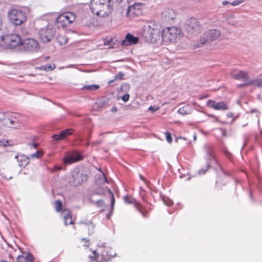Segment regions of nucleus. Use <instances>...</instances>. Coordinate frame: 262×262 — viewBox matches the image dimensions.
<instances>
[{"label": "nucleus", "mask_w": 262, "mask_h": 262, "mask_svg": "<svg viewBox=\"0 0 262 262\" xmlns=\"http://www.w3.org/2000/svg\"><path fill=\"white\" fill-rule=\"evenodd\" d=\"M185 29L188 33L191 35L196 34L201 31L202 26L196 18L191 17L186 20Z\"/></svg>", "instance_id": "nucleus-10"}, {"label": "nucleus", "mask_w": 262, "mask_h": 262, "mask_svg": "<svg viewBox=\"0 0 262 262\" xmlns=\"http://www.w3.org/2000/svg\"><path fill=\"white\" fill-rule=\"evenodd\" d=\"M61 169H62L61 167L58 166L56 165V166H54L53 171H56V170H60Z\"/></svg>", "instance_id": "nucleus-44"}, {"label": "nucleus", "mask_w": 262, "mask_h": 262, "mask_svg": "<svg viewBox=\"0 0 262 262\" xmlns=\"http://www.w3.org/2000/svg\"><path fill=\"white\" fill-rule=\"evenodd\" d=\"M207 105L208 107L216 110L226 111L229 108L227 103L223 101L216 102L214 100H209L207 102Z\"/></svg>", "instance_id": "nucleus-15"}, {"label": "nucleus", "mask_w": 262, "mask_h": 262, "mask_svg": "<svg viewBox=\"0 0 262 262\" xmlns=\"http://www.w3.org/2000/svg\"><path fill=\"white\" fill-rule=\"evenodd\" d=\"M220 35L221 32L219 30H209L201 36L198 47L210 45L213 41L217 39Z\"/></svg>", "instance_id": "nucleus-7"}, {"label": "nucleus", "mask_w": 262, "mask_h": 262, "mask_svg": "<svg viewBox=\"0 0 262 262\" xmlns=\"http://www.w3.org/2000/svg\"><path fill=\"white\" fill-rule=\"evenodd\" d=\"M233 116H234V114H233V113H232L231 112L228 113L227 114V117L228 118H232V117H233Z\"/></svg>", "instance_id": "nucleus-49"}, {"label": "nucleus", "mask_w": 262, "mask_h": 262, "mask_svg": "<svg viewBox=\"0 0 262 262\" xmlns=\"http://www.w3.org/2000/svg\"><path fill=\"white\" fill-rule=\"evenodd\" d=\"M245 0H235L233 1L232 3H231V4L232 6H235L239 5L240 4L244 2Z\"/></svg>", "instance_id": "nucleus-35"}, {"label": "nucleus", "mask_w": 262, "mask_h": 262, "mask_svg": "<svg viewBox=\"0 0 262 262\" xmlns=\"http://www.w3.org/2000/svg\"><path fill=\"white\" fill-rule=\"evenodd\" d=\"M102 179H103V183H108L106 178L105 177L104 174L103 173L102 175Z\"/></svg>", "instance_id": "nucleus-46"}, {"label": "nucleus", "mask_w": 262, "mask_h": 262, "mask_svg": "<svg viewBox=\"0 0 262 262\" xmlns=\"http://www.w3.org/2000/svg\"><path fill=\"white\" fill-rule=\"evenodd\" d=\"M55 32L54 28L48 25L46 27L41 28L39 30V38L43 42H48L53 38Z\"/></svg>", "instance_id": "nucleus-13"}, {"label": "nucleus", "mask_w": 262, "mask_h": 262, "mask_svg": "<svg viewBox=\"0 0 262 262\" xmlns=\"http://www.w3.org/2000/svg\"><path fill=\"white\" fill-rule=\"evenodd\" d=\"M239 117V115L237 114L235 116L233 117L232 122H233L236 118Z\"/></svg>", "instance_id": "nucleus-52"}, {"label": "nucleus", "mask_w": 262, "mask_h": 262, "mask_svg": "<svg viewBox=\"0 0 262 262\" xmlns=\"http://www.w3.org/2000/svg\"><path fill=\"white\" fill-rule=\"evenodd\" d=\"M2 31V29H0V31ZM1 43H2V41H1V35H0V45L1 46Z\"/></svg>", "instance_id": "nucleus-57"}, {"label": "nucleus", "mask_w": 262, "mask_h": 262, "mask_svg": "<svg viewBox=\"0 0 262 262\" xmlns=\"http://www.w3.org/2000/svg\"><path fill=\"white\" fill-rule=\"evenodd\" d=\"M0 175L1 176V177L5 179H6V180H10L12 178V177L10 176V177H7L6 176L5 174H4V173H2L0 172Z\"/></svg>", "instance_id": "nucleus-41"}, {"label": "nucleus", "mask_w": 262, "mask_h": 262, "mask_svg": "<svg viewBox=\"0 0 262 262\" xmlns=\"http://www.w3.org/2000/svg\"><path fill=\"white\" fill-rule=\"evenodd\" d=\"M25 262H34V256L30 253H27L26 256H24Z\"/></svg>", "instance_id": "nucleus-28"}, {"label": "nucleus", "mask_w": 262, "mask_h": 262, "mask_svg": "<svg viewBox=\"0 0 262 262\" xmlns=\"http://www.w3.org/2000/svg\"><path fill=\"white\" fill-rule=\"evenodd\" d=\"M80 223H83L88 226L89 234L93 233L95 228V225L91 221H81Z\"/></svg>", "instance_id": "nucleus-24"}, {"label": "nucleus", "mask_w": 262, "mask_h": 262, "mask_svg": "<svg viewBox=\"0 0 262 262\" xmlns=\"http://www.w3.org/2000/svg\"><path fill=\"white\" fill-rule=\"evenodd\" d=\"M223 135L224 136H225V131H224V130H223Z\"/></svg>", "instance_id": "nucleus-63"}, {"label": "nucleus", "mask_w": 262, "mask_h": 262, "mask_svg": "<svg viewBox=\"0 0 262 262\" xmlns=\"http://www.w3.org/2000/svg\"><path fill=\"white\" fill-rule=\"evenodd\" d=\"M18 162V165L20 167H25L29 162V157L24 155H17L15 156Z\"/></svg>", "instance_id": "nucleus-21"}, {"label": "nucleus", "mask_w": 262, "mask_h": 262, "mask_svg": "<svg viewBox=\"0 0 262 262\" xmlns=\"http://www.w3.org/2000/svg\"><path fill=\"white\" fill-rule=\"evenodd\" d=\"M42 156V152L39 150H37L35 153L30 156L31 158H39Z\"/></svg>", "instance_id": "nucleus-30"}, {"label": "nucleus", "mask_w": 262, "mask_h": 262, "mask_svg": "<svg viewBox=\"0 0 262 262\" xmlns=\"http://www.w3.org/2000/svg\"><path fill=\"white\" fill-rule=\"evenodd\" d=\"M82 241H83L84 242H88V241L85 238H82Z\"/></svg>", "instance_id": "nucleus-56"}, {"label": "nucleus", "mask_w": 262, "mask_h": 262, "mask_svg": "<svg viewBox=\"0 0 262 262\" xmlns=\"http://www.w3.org/2000/svg\"><path fill=\"white\" fill-rule=\"evenodd\" d=\"M99 88V85L97 84L86 85L83 88V89L88 91H95Z\"/></svg>", "instance_id": "nucleus-27"}, {"label": "nucleus", "mask_w": 262, "mask_h": 262, "mask_svg": "<svg viewBox=\"0 0 262 262\" xmlns=\"http://www.w3.org/2000/svg\"><path fill=\"white\" fill-rule=\"evenodd\" d=\"M141 5L139 4H134V5L130 6L128 7L126 14L127 15H138L140 13L141 11Z\"/></svg>", "instance_id": "nucleus-18"}, {"label": "nucleus", "mask_w": 262, "mask_h": 262, "mask_svg": "<svg viewBox=\"0 0 262 262\" xmlns=\"http://www.w3.org/2000/svg\"><path fill=\"white\" fill-rule=\"evenodd\" d=\"M112 112H116L117 111V108L116 107H113L112 108Z\"/></svg>", "instance_id": "nucleus-54"}, {"label": "nucleus", "mask_w": 262, "mask_h": 262, "mask_svg": "<svg viewBox=\"0 0 262 262\" xmlns=\"http://www.w3.org/2000/svg\"><path fill=\"white\" fill-rule=\"evenodd\" d=\"M22 117L18 114L13 113H0V121L6 127L14 129L23 126Z\"/></svg>", "instance_id": "nucleus-3"}, {"label": "nucleus", "mask_w": 262, "mask_h": 262, "mask_svg": "<svg viewBox=\"0 0 262 262\" xmlns=\"http://www.w3.org/2000/svg\"><path fill=\"white\" fill-rule=\"evenodd\" d=\"M123 200H124V202L127 204H132L133 202L132 199L129 198L128 196H124Z\"/></svg>", "instance_id": "nucleus-34"}, {"label": "nucleus", "mask_w": 262, "mask_h": 262, "mask_svg": "<svg viewBox=\"0 0 262 262\" xmlns=\"http://www.w3.org/2000/svg\"><path fill=\"white\" fill-rule=\"evenodd\" d=\"M32 145H33V148L35 149L37 148L38 147V144L36 143H32Z\"/></svg>", "instance_id": "nucleus-50"}, {"label": "nucleus", "mask_w": 262, "mask_h": 262, "mask_svg": "<svg viewBox=\"0 0 262 262\" xmlns=\"http://www.w3.org/2000/svg\"><path fill=\"white\" fill-rule=\"evenodd\" d=\"M114 80H111V81H110L108 82V83H112V82H114Z\"/></svg>", "instance_id": "nucleus-61"}, {"label": "nucleus", "mask_w": 262, "mask_h": 262, "mask_svg": "<svg viewBox=\"0 0 262 262\" xmlns=\"http://www.w3.org/2000/svg\"><path fill=\"white\" fill-rule=\"evenodd\" d=\"M163 14L168 19H173L174 18V13L172 9H168L165 11Z\"/></svg>", "instance_id": "nucleus-25"}, {"label": "nucleus", "mask_w": 262, "mask_h": 262, "mask_svg": "<svg viewBox=\"0 0 262 262\" xmlns=\"http://www.w3.org/2000/svg\"><path fill=\"white\" fill-rule=\"evenodd\" d=\"M82 155L77 151L74 152L72 155H68L63 159L64 164H70L73 162L80 161L82 159Z\"/></svg>", "instance_id": "nucleus-16"}, {"label": "nucleus", "mask_w": 262, "mask_h": 262, "mask_svg": "<svg viewBox=\"0 0 262 262\" xmlns=\"http://www.w3.org/2000/svg\"><path fill=\"white\" fill-rule=\"evenodd\" d=\"M28 146H29L30 148H33V145H32V143L28 144Z\"/></svg>", "instance_id": "nucleus-55"}, {"label": "nucleus", "mask_w": 262, "mask_h": 262, "mask_svg": "<svg viewBox=\"0 0 262 262\" xmlns=\"http://www.w3.org/2000/svg\"><path fill=\"white\" fill-rule=\"evenodd\" d=\"M98 255L96 254V251H94L95 258L91 257L90 262H107L112 257L115 255L112 250L110 247L105 246V243H100L98 248L97 249Z\"/></svg>", "instance_id": "nucleus-4"}, {"label": "nucleus", "mask_w": 262, "mask_h": 262, "mask_svg": "<svg viewBox=\"0 0 262 262\" xmlns=\"http://www.w3.org/2000/svg\"><path fill=\"white\" fill-rule=\"evenodd\" d=\"M231 75L234 79L236 80H241L246 82H247L248 80L247 73L242 71L232 73Z\"/></svg>", "instance_id": "nucleus-20"}, {"label": "nucleus", "mask_w": 262, "mask_h": 262, "mask_svg": "<svg viewBox=\"0 0 262 262\" xmlns=\"http://www.w3.org/2000/svg\"><path fill=\"white\" fill-rule=\"evenodd\" d=\"M129 98V95L128 94H125L122 97V100L125 102H126L128 101Z\"/></svg>", "instance_id": "nucleus-38"}, {"label": "nucleus", "mask_w": 262, "mask_h": 262, "mask_svg": "<svg viewBox=\"0 0 262 262\" xmlns=\"http://www.w3.org/2000/svg\"><path fill=\"white\" fill-rule=\"evenodd\" d=\"M234 17V15L232 14H227L226 16V19H227L228 23L229 24H231V25H235V23H231L230 21V19L233 18Z\"/></svg>", "instance_id": "nucleus-32"}, {"label": "nucleus", "mask_w": 262, "mask_h": 262, "mask_svg": "<svg viewBox=\"0 0 262 262\" xmlns=\"http://www.w3.org/2000/svg\"><path fill=\"white\" fill-rule=\"evenodd\" d=\"M90 8L94 14L102 17L107 16L113 11L111 0H91Z\"/></svg>", "instance_id": "nucleus-2"}, {"label": "nucleus", "mask_w": 262, "mask_h": 262, "mask_svg": "<svg viewBox=\"0 0 262 262\" xmlns=\"http://www.w3.org/2000/svg\"><path fill=\"white\" fill-rule=\"evenodd\" d=\"M122 89H129V85L128 84L124 83L122 85Z\"/></svg>", "instance_id": "nucleus-43"}, {"label": "nucleus", "mask_w": 262, "mask_h": 262, "mask_svg": "<svg viewBox=\"0 0 262 262\" xmlns=\"http://www.w3.org/2000/svg\"><path fill=\"white\" fill-rule=\"evenodd\" d=\"M108 192L111 196V209L112 210L114 209V204H115V197L111 191V190L108 188L107 187L104 188L102 192H99L98 190L97 191L96 193L100 195L104 194L105 193Z\"/></svg>", "instance_id": "nucleus-23"}, {"label": "nucleus", "mask_w": 262, "mask_h": 262, "mask_svg": "<svg viewBox=\"0 0 262 262\" xmlns=\"http://www.w3.org/2000/svg\"><path fill=\"white\" fill-rule=\"evenodd\" d=\"M224 154L226 156V157H228V158H229L230 153L227 150H224Z\"/></svg>", "instance_id": "nucleus-47"}, {"label": "nucleus", "mask_w": 262, "mask_h": 262, "mask_svg": "<svg viewBox=\"0 0 262 262\" xmlns=\"http://www.w3.org/2000/svg\"><path fill=\"white\" fill-rule=\"evenodd\" d=\"M88 179L87 174L83 170H80L78 168H75L69 178V183L70 185L77 186L85 182Z\"/></svg>", "instance_id": "nucleus-8"}, {"label": "nucleus", "mask_w": 262, "mask_h": 262, "mask_svg": "<svg viewBox=\"0 0 262 262\" xmlns=\"http://www.w3.org/2000/svg\"><path fill=\"white\" fill-rule=\"evenodd\" d=\"M165 135L167 141L169 143H171L172 140L170 133H169V132H166L165 133Z\"/></svg>", "instance_id": "nucleus-33"}, {"label": "nucleus", "mask_w": 262, "mask_h": 262, "mask_svg": "<svg viewBox=\"0 0 262 262\" xmlns=\"http://www.w3.org/2000/svg\"><path fill=\"white\" fill-rule=\"evenodd\" d=\"M8 18L14 26H20L27 20L26 13L19 9H12L8 12Z\"/></svg>", "instance_id": "nucleus-6"}, {"label": "nucleus", "mask_w": 262, "mask_h": 262, "mask_svg": "<svg viewBox=\"0 0 262 262\" xmlns=\"http://www.w3.org/2000/svg\"><path fill=\"white\" fill-rule=\"evenodd\" d=\"M60 37H59V38H58L59 42H60V43H62V41H60Z\"/></svg>", "instance_id": "nucleus-64"}, {"label": "nucleus", "mask_w": 262, "mask_h": 262, "mask_svg": "<svg viewBox=\"0 0 262 262\" xmlns=\"http://www.w3.org/2000/svg\"><path fill=\"white\" fill-rule=\"evenodd\" d=\"M139 41L138 37L134 36L130 33H127L125 37V39L121 41V45L124 46H130L134 44H136Z\"/></svg>", "instance_id": "nucleus-17"}, {"label": "nucleus", "mask_w": 262, "mask_h": 262, "mask_svg": "<svg viewBox=\"0 0 262 262\" xmlns=\"http://www.w3.org/2000/svg\"><path fill=\"white\" fill-rule=\"evenodd\" d=\"M253 82V81H251L250 82H246L245 83H244V84H240L238 86H245V85H249V84L252 83Z\"/></svg>", "instance_id": "nucleus-48"}, {"label": "nucleus", "mask_w": 262, "mask_h": 262, "mask_svg": "<svg viewBox=\"0 0 262 262\" xmlns=\"http://www.w3.org/2000/svg\"><path fill=\"white\" fill-rule=\"evenodd\" d=\"M161 32L157 28H152L150 26L144 30L143 36L146 42L155 43L160 40L161 37Z\"/></svg>", "instance_id": "nucleus-9"}, {"label": "nucleus", "mask_w": 262, "mask_h": 262, "mask_svg": "<svg viewBox=\"0 0 262 262\" xmlns=\"http://www.w3.org/2000/svg\"><path fill=\"white\" fill-rule=\"evenodd\" d=\"M204 148L206 151V158L207 160V165L206 168L205 169L202 168L199 171V174H204L208 168L210 167V163L209 161H213L214 162L216 163L217 161L216 159L214 158V156L212 154V151L211 149V147L209 145H205L204 146Z\"/></svg>", "instance_id": "nucleus-14"}, {"label": "nucleus", "mask_w": 262, "mask_h": 262, "mask_svg": "<svg viewBox=\"0 0 262 262\" xmlns=\"http://www.w3.org/2000/svg\"><path fill=\"white\" fill-rule=\"evenodd\" d=\"M94 203L98 207L101 208L102 209H104L105 208L104 201L102 200H97Z\"/></svg>", "instance_id": "nucleus-29"}, {"label": "nucleus", "mask_w": 262, "mask_h": 262, "mask_svg": "<svg viewBox=\"0 0 262 262\" xmlns=\"http://www.w3.org/2000/svg\"><path fill=\"white\" fill-rule=\"evenodd\" d=\"M181 33V30L177 27H167L161 33L162 41L166 44L176 42L180 39Z\"/></svg>", "instance_id": "nucleus-5"}, {"label": "nucleus", "mask_w": 262, "mask_h": 262, "mask_svg": "<svg viewBox=\"0 0 262 262\" xmlns=\"http://www.w3.org/2000/svg\"><path fill=\"white\" fill-rule=\"evenodd\" d=\"M148 110H153L152 109V107L151 106H150L149 108H148Z\"/></svg>", "instance_id": "nucleus-59"}, {"label": "nucleus", "mask_w": 262, "mask_h": 262, "mask_svg": "<svg viewBox=\"0 0 262 262\" xmlns=\"http://www.w3.org/2000/svg\"><path fill=\"white\" fill-rule=\"evenodd\" d=\"M24 256L23 255H18L17 258V262H25V260L24 259Z\"/></svg>", "instance_id": "nucleus-40"}, {"label": "nucleus", "mask_w": 262, "mask_h": 262, "mask_svg": "<svg viewBox=\"0 0 262 262\" xmlns=\"http://www.w3.org/2000/svg\"><path fill=\"white\" fill-rule=\"evenodd\" d=\"M73 133L72 129H67L60 132L59 134L53 135L52 138L54 140L58 141L66 138L67 136L70 135Z\"/></svg>", "instance_id": "nucleus-19"}, {"label": "nucleus", "mask_w": 262, "mask_h": 262, "mask_svg": "<svg viewBox=\"0 0 262 262\" xmlns=\"http://www.w3.org/2000/svg\"><path fill=\"white\" fill-rule=\"evenodd\" d=\"M62 214L63 216L64 225L66 226L73 224L72 214L69 210H63Z\"/></svg>", "instance_id": "nucleus-22"}, {"label": "nucleus", "mask_w": 262, "mask_h": 262, "mask_svg": "<svg viewBox=\"0 0 262 262\" xmlns=\"http://www.w3.org/2000/svg\"><path fill=\"white\" fill-rule=\"evenodd\" d=\"M164 203L168 206H170L173 204V202L171 200H164Z\"/></svg>", "instance_id": "nucleus-39"}, {"label": "nucleus", "mask_w": 262, "mask_h": 262, "mask_svg": "<svg viewBox=\"0 0 262 262\" xmlns=\"http://www.w3.org/2000/svg\"><path fill=\"white\" fill-rule=\"evenodd\" d=\"M178 113L183 115H186L187 114V111L185 109L184 107H181L178 110Z\"/></svg>", "instance_id": "nucleus-37"}, {"label": "nucleus", "mask_w": 262, "mask_h": 262, "mask_svg": "<svg viewBox=\"0 0 262 262\" xmlns=\"http://www.w3.org/2000/svg\"><path fill=\"white\" fill-rule=\"evenodd\" d=\"M67 41H68V39H67V38H66V39H65V40H64V42H63V43H66V42H67Z\"/></svg>", "instance_id": "nucleus-60"}, {"label": "nucleus", "mask_w": 262, "mask_h": 262, "mask_svg": "<svg viewBox=\"0 0 262 262\" xmlns=\"http://www.w3.org/2000/svg\"><path fill=\"white\" fill-rule=\"evenodd\" d=\"M116 1H117V2L120 3V2H122V0H116Z\"/></svg>", "instance_id": "nucleus-62"}, {"label": "nucleus", "mask_w": 262, "mask_h": 262, "mask_svg": "<svg viewBox=\"0 0 262 262\" xmlns=\"http://www.w3.org/2000/svg\"><path fill=\"white\" fill-rule=\"evenodd\" d=\"M231 4V3H230L229 2H228V1H223V2H222V4H223V5H224V6H225V5H227V4Z\"/></svg>", "instance_id": "nucleus-51"}, {"label": "nucleus", "mask_w": 262, "mask_h": 262, "mask_svg": "<svg viewBox=\"0 0 262 262\" xmlns=\"http://www.w3.org/2000/svg\"><path fill=\"white\" fill-rule=\"evenodd\" d=\"M75 16L72 12H65L59 15L56 19V25L58 28L65 27L73 23Z\"/></svg>", "instance_id": "nucleus-11"}, {"label": "nucleus", "mask_w": 262, "mask_h": 262, "mask_svg": "<svg viewBox=\"0 0 262 262\" xmlns=\"http://www.w3.org/2000/svg\"><path fill=\"white\" fill-rule=\"evenodd\" d=\"M55 68V66L54 64H53V65H48V64L43 65L40 67H39L38 68H36V69H38L40 70H44L46 71H52L53 69H54Z\"/></svg>", "instance_id": "nucleus-26"}, {"label": "nucleus", "mask_w": 262, "mask_h": 262, "mask_svg": "<svg viewBox=\"0 0 262 262\" xmlns=\"http://www.w3.org/2000/svg\"><path fill=\"white\" fill-rule=\"evenodd\" d=\"M55 204L56 211L59 212L60 211H61L62 206L61 201L59 200H57L55 202Z\"/></svg>", "instance_id": "nucleus-31"}, {"label": "nucleus", "mask_w": 262, "mask_h": 262, "mask_svg": "<svg viewBox=\"0 0 262 262\" xmlns=\"http://www.w3.org/2000/svg\"><path fill=\"white\" fill-rule=\"evenodd\" d=\"M11 28L12 26H9L8 28L0 31L1 46L9 49H14L21 45L22 42L21 37L18 34L10 31Z\"/></svg>", "instance_id": "nucleus-1"}, {"label": "nucleus", "mask_w": 262, "mask_h": 262, "mask_svg": "<svg viewBox=\"0 0 262 262\" xmlns=\"http://www.w3.org/2000/svg\"><path fill=\"white\" fill-rule=\"evenodd\" d=\"M193 139L194 140H195L196 139V135H193Z\"/></svg>", "instance_id": "nucleus-58"}, {"label": "nucleus", "mask_w": 262, "mask_h": 262, "mask_svg": "<svg viewBox=\"0 0 262 262\" xmlns=\"http://www.w3.org/2000/svg\"><path fill=\"white\" fill-rule=\"evenodd\" d=\"M124 76V74L122 72H119L115 77V79H123V77Z\"/></svg>", "instance_id": "nucleus-36"}, {"label": "nucleus", "mask_w": 262, "mask_h": 262, "mask_svg": "<svg viewBox=\"0 0 262 262\" xmlns=\"http://www.w3.org/2000/svg\"><path fill=\"white\" fill-rule=\"evenodd\" d=\"M208 116L210 117H212V119H214V121L215 122H219V118L217 117L214 116V115H208Z\"/></svg>", "instance_id": "nucleus-42"}, {"label": "nucleus", "mask_w": 262, "mask_h": 262, "mask_svg": "<svg viewBox=\"0 0 262 262\" xmlns=\"http://www.w3.org/2000/svg\"><path fill=\"white\" fill-rule=\"evenodd\" d=\"M23 49L27 53L37 52L39 50L38 42L33 38H26L22 40L21 45Z\"/></svg>", "instance_id": "nucleus-12"}, {"label": "nucleus", "mask_w": 262, "mask_h": 262, "mask_svg": "<svg viewBox=\"0 0 262 262\" xmlns=\"http://www.w3.org/2000/svg\"><path fill=\"white\" fill-rule=\"evenodd\" d=\"M255 84L258 86H261L262 85V80H257Z\"/></svg>", "instance_id": "nucleus-45"}, {"label": "nucleus", "mask_w": 262, "mask_h": 262, "mask_svg": "<svg viewBox=\"0 0 262 262\" xmlns=\"http://www.w3.org/2000/svg\"><path fill=\"white\" fill-rule=\"evenodd\" d=\"M257 112H258V111L256 109H253V110H251L250 111L251 113H257Z\"/></svg>", "instance_id": "nucleus-53"}]
</instances>
